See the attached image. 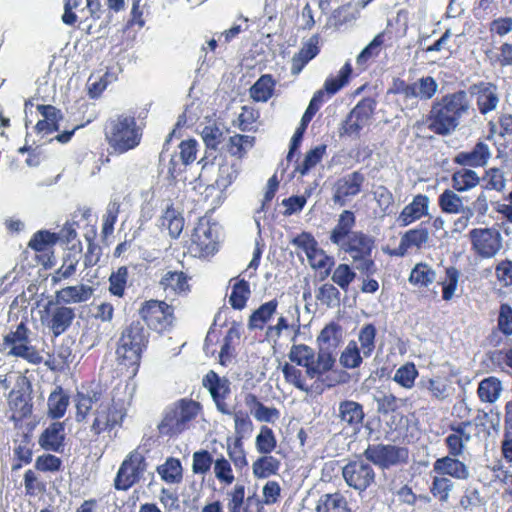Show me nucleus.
I'll return each instance as SVG.
<instances>
[{
    "instance_id": "nucleus-1",
    "label": "nucleus",
    "mask_w": 512,
    "mask_h": 512,
    "mask_svg": "<svg viewBox=\"0 0 512 512\" xmlns=\"http://www.w3.org/2000/svg\"><path fill=\"white\" fill-rule=\"evenodd\" d=\"M471 108L468 94L461 90L443 96L432 103L427 116L428 129L440 136H448L456 131L460 120Z\"/></svg>"
},
{
    "instance_id": "nucleus-2",
    "label": "nucleus",
    "mask_w": 512,
    "mask_h": 512,
    "mask_svg": "<svg viewBox=\"0 0 512 512\" xmlns=\"http://www.w3.org/2000/svg\"><path fill=\"white\" fill-rule=\"evenodd\" d=\"M356 218L352 211L344 210L338 218L336 226L330 233V241L339 250L349 254L353 261L358 258L371 256L374 248L373 237L361 232L352 231Z\"/></svg>"
},
{
    "instance_id": "nucleus-3",
    "label": "nucleus",
    "mask_w": 512,
    "mask_h": 512,
    "mask_svg": "<svg viewBox=\"0 0 512 512\" xmlns=\"http://www.w3.org/2000/svg\"><path fill=\"white\" fill-rule=\"evenodd\" d=\"M104 136L111 153L121 155L139 146L142 129L135 117L116 114L106 121Z\"/></svg>"
},
{
    "instance_id": "nucleus-4",
    "label": "nucleus",
    "mask_w": 512,
    "mask_h": 512,
    "mask_svg": "<svg viewBox=\"0 0 512 512\" xmlns=\"http://www.w3.org/2000/svg\"><path fill=\"white\" fill-rule=\"evenodd\" d=\"M31 336L32 331L23 322L19 323L3 336L0 352L10 357L21 358L30 364H40L43 357L32 344Z\"/></svg>"
},
{
    "instance_id": "nucleus-5",
    "label": "nucleus",
    "mask_w": 512,
    "mask_h": 512,
    "mask_svg": "<svg viewBox=\"0 0 512 512\" xmlns=\"http://www.w3.org/2000/svg\"><path fill=\"white\" fill-rule=\"evenodd\" d=\"M201 406L192 399H181L169 406L158 429L167 436L179 435L190 428L191 422L198 416Z\"/></svg>"
},
{
    "instance_id": "nucleus-6",
    "label": "nucleus",
    "mask_w": 512,
    "mask_h": 512,
    "mask_svg": "<svg viewBox=\"0 0 512 512\" xmlns=\"http://www.w3.org/2000/svg\"><path fill=\"white\" fill-rule=\"evenodd\" d=\"M146 342L147 335L143 325L140 322H132L122 331L118 341L116 355L120 364L127 367L138 366Z\"/></svg>"
},
{
    "instance_id": "nucleus-7",
    "label": "nucleus",
    "mask_w": 512,
    "mask_h": 512,
    "mask_svg": "<svg viewBox=\"0 0 512 512\" xmlns=\"http://www.w3.org/2000/svg\"><path fill=\"white\" fill-rule=\"evenodd\" d=\"M126 416L125 404L120 401L106 399L102 406L95 410L90 432L98 436L102 432L120 425Z\"/></svg>"
},
{
    "instance_id": "nucleus-8",
    "label": "nucleus",
    "mask_w": 512,
    "mask_h": 512,
    "mask_svg": "<svg viewBox=\"0 0 512 512\" xmlns=\"http://www.w3.org/2000/svg\"><path fill=\"white\" fill-rule=\"evenodd\" d=\"M139 313L148 327L159 333L170 329L174 321V310L164 301H147Z\"/></svg>"
},
{
    "instance_id": "nucleus-9",
    "label": "nucleus",
    "mask_w": 512,
    "mask_h": 512,
    "mask_svg": "<svg viewBox=\"0 0 512 512\" xmlns=\"http://www.w3.org/2000/svg\"><path fill=\"white\" fill-rule=\"evenodd\" d=\"M472 250L483 259L496 256L503 247V237L495 228H475L469 232Z\"/></svg>"
},
{
    "instance_id": "nucleus-10",
    "label": "nucleus",
    "mask_w": 512,
    "mask_h": 512,
    "mask_svg": "<svg viewBox=\"0 0 512 512\" xmlns=\"http://www.w3.org/2000/svg\"><path fill=\"white\" fill-rule=\"evenodd\" d=\"M219 229L216 224L201 221L194 228L190 250L198 257L213 255L218 249Z\"/></svg>"
},
{
    "instance_id": "nucleus-11",
    "label": "nucleus",
    "mask_w": 512,
    "mask_h": 512,
    "mask_svg": "<svg viewBox=\"0 0 512 512\" xmlns=\"http://www.w3.org/2000/svg\"><path fill=\"white\" fill-rule=\"evenodd\" d=\"M147 468L144 455L138 450L132 451L122 462L116 478L115 488L118 490H128L140 477L144 474Z\"/></svg>"
},
{
    "instance_id": "nucleus-12",
    "label": "nucleus",
    "mask_w": 512,
    "mask_h": 512,
    "mask_svg": "<svg viewBox=\"0 0 512 512\" xmlns=\"http://www.w3.org/2000/svg\"><path fill=\"white\" fill-rule=\"evenodd\" d=\"M342 475L349 487L355 490H366L375 479L372 466L362 459L351 461L342 468Z\"/></svg>"
},
{
    "instance_id": "nucleus-13",
    "label": "nucleus",
    "mask_w": 512,
    "mask_h": 512,
    "mask_svg": "<svg viewBox=\"0 0 512 512\" xmlns=\"http://www.w3.org/2000/svg\"><path fill=\"white\" fill-rule=\"evenodd\" d=\"M367 460L374 464L388 468L405 462L408 458V451L405 448L393 445H369L364 452Z\"/></svg>"
},
{
    "instance_id": "nucleus-14",
    "label": "nucleus",
    "mask_w": 512,
    "mask_h": 512,
    "mask_svg": "<svg viewBox=\"0 0 512 512\" xmlns=\"http://www.w3.org/2000/svg\"><path fill=\"white\" fill-rule=\"evenodd\" d=\"M476 430L477 426L467 421L450 426L449 432L444 438L448 454L462 456Z\"/></svg>"
},
{
    "instance_id": "nucleus-15",
    "label": "nucleus",
    "mask_w": 512,
    "mask_h": 512,
    "mask_svg": "<svg viewBox=\"0 0 512 512\" xmlns=\"http://www.w3.org/2000/svg\"><path fill=\"white\" fill-rule=\"evenodd\" d=\"M469 93L475 98L477 109L482 115L495 111L499 105V89L491 82L473 84L469 88Z\"/></svg>"
},
{
    "instance_id": "nucleus-16",
    "label": "nucleus",
    "mask_w": 512,
    "mask_h": 512,
    "mask_svg": "<svg viewBox=\"0 0 512 512\" xmlns=\"http://www.w3.org/2000/svg\"><path fill=\"white\" fill-rule=\"evenodd\" d=\"M106 399L107 398H105L100 391L81 387V389L77 391L74 399L76 407V421L82 422L85 421L89 415L94 416L95 410H98Z\"/></svg>"
},
{
    "instance_id": "nucleus-17",
    "label": "nucleus",
    "mask_w": 512,
    "mask_h": 512,
    "mask_svg": "<svg viewBox=\"0 0 512 512\" xmlns=\"http://www.w3.org/2000/svg\"><path fill=\"white\" fill-rule=\"evenodd\" d=\"M364 180V175L358 171L352 172L338 179L335 184V191L333 195L334 203L340 206L346 205L352 197L360 193Z\"/></svg>"
},
{
    "instance_id": "nucleus-18",
    "label": "nucleus",
    "mask_w": 512,
    "mask_h": 512,
    "mask_svg": "<svg viewBox=\"0 0 512 512\" xmlns=\"http://www.w3.org/2000/svg\"><path fill=\"white\" fill-rule=\"evenodd\" d=\"M460 456L447 454L433 463V472L438 475L449 476L456 480H467L470 477L468 465L459 459Z\"/></svg>"
},
{
    "instance_id": "nucleus-19",
    "label": "nucleus",
    "mask_w": 512,
    "mask_h": 512,
    "mask_svg": "<svg viewBox=\"0 0 512 512\" xmlns=\"http://www.w3.org/2000/svg\"><path fill=\"white\" fill-rule=\"evenodd\" d=\"M429 241V232L421 226L407 230L400 238L398 247L389 250L390 256L403 257L410 250H420Z\"/></svg>"
},
{
    "instance_id": "nucleus-20",
    "label": "nucleus",
    "mask_w": 512,
    "mask_h": 512,
    "mask_svg": "<svg viewBox=\"0 0 512 512\" xmlns=\"http://www.w3.org/2000/svg\"><path fill=\"white\" fill-rule=\"evenodd\" d=\"M365 417L363 406L353 400L341 401L338 405L337 418L341 426L350 429L353 433L360 431Z\"/></svg>"
},
{
    "instance_id": "nucleus-21",
    "label": "nucleus",
    "mask_w": 512,
    "mask_h": 512,
    "mask_svg": "<svg viewBox=\"0 0 512 512\" xmlns=\"http://www.w3.org/2000/svg\"><path fill=\"white\" fill-rule=\"evenodd\" d=\"M75 312L67 306H56L46 311L42 322L52 331L55 337L63 334L71 325Z\"/></svg>"
},
{
    "instance_id": "nucleus-22",
    "label": "nucleus",
    "mask_w": 512,
    "mask_h": 512,
    "mask_svg": "<svg viewBox=\"0 0 512 512\" xmlns=\"http://www.w3.org/2000/svg\"><path fill=\"white\" fill-rule=\"evenodd\" d=\"M430 199L427 195L417 194L399 213L397 221L406 227L423 217L429 216Z\"/></svg>"
},
{
    "instance_id": "nucleus-23",
    "label": "nucleus",
    "mask_w": 512,
    "mask_h": 512,
    "mask_svg": "<svg viewBox=\"0 0 512 512\" xmlns=\"http://www.w3.org/2000/svg\"><path fill=\"white\" fill-rule=\"evenodd\" d=\"M371 115L370 105L363 103L356 105L343 124L342 134L358 136L360 131L369 124Z\"/></svg>"
},
{
    "instance_id": "nucleus-24",
    "label": "nucleus",
    "mask_w": 512,
    "mask_h": 512,
    "mask_svg": "<svg viewBox=\"0 0 512 512\" xmlns=\"http://www.w3.org/2000/svg\"><path fill=\"white\" fill-rule=\"evenodd\" d=\"M166 298L186 295L190 291L187 275L182 271H167L160 280Z\"/></svg>"
},
{
    "instance_id": "nucleus-25",
    "label": "nucleus",
    "mask_w": 512,
    "mask_h": 512,
    "mask_svg": "<svg viewBox=\"0 0 512 512\" xmlns=\"http://www.w3.org/2000/svg\"><path fill=\"white\" fill-rule=\"evenodd\" d=\"M491 156L492 153L488 144L479 141L470 151L459 152L455 156L454 162L461 166L483 167L488 163Z\"/></svg>"
},
{
    "instance_id": "nucleus-26",
    "label": "nucleus",
    "mask_w": 512,
    "mask_h": 512,
    "mask_svg": "<svg viewBox=\"0 0 512 512\" xmlns=\"http://www.w3.org/2000/svg\"><path fill=\"white\" fill-rule=\"evenodd\" d=\"M287 356L292 364L307 369V374L309 375L310 379L315 378V351L312 347L306 344L293 343Z\"/></svg>"
},
{
    "instance_id": "nucleus-27",
    "label": "nucleus",
    "mask_w": 512,
    "mask_h": 512,
    "mask_svg": "<svg viewBox=\"0 0 512 512\" xmlns=\"http://www.w3.org/2000/svg\"><path fill=\"white\" fill-rule=\"evenodd\" d=\"M65 439V426L62 422L51 423L39 436V445L47 450L59 452Z\"/></svg>"
},
{
    "instance_id": "nucleus-28",
    "label": "nucleus",
    "mask_w": 512,
    "mask_h": 512,
    "mask_svg": "<svg viewBox=\"0 0 512 512\" xmlns=\"http://www.w3.org/2000/svg\"><path fill=\"white\" fill-rule=\"evenodd\" d=\"M454 189H445L438 197V205L443 213L446 214H470L471 211L464 202V197L460 196Z\"/></svg>"
},
{
    "instance_id": "nucleus-29",
    "label": "nucleus",
    "mask_w": 512,
    "mask_h": 512,
    "mask_svg": "<svg viewBox=\"0 0 512 512\" xmlns=\"http://www.w3.org/2000/svg\"><path fill=\"white\" fill-rule=\"evenodd\" d=\"M319 37L313 35L292 58L291 73L298 75L305 65L319 53Z\"/></svg>"
},
{
    "instance_id": "nucleus-30",
    "label": "nucleus",
    "mask_w": 512,
    "mask_h": 512,
    "mask_svg": "<svg viewBox=\"0 0 512 512\" xmlns=\"http://www.w3.org/2000/svg\"><path fill=\"white\" fill-rule=\"evenodd\" d=\"M278 301L272 299L268 302L261 304L256 310L252 312L248 319V328L250 330H263L265 325L277 313Z\"/></svg>"
},
{
    "instance_id": "nucleus-31",
    "label": "nucleus",
    "mask_w": 512,
    "mask_h": 512,
    "mask_svg": "<svg viewBox=\"0 0 512 512\" xmlns=\"http://www.w3.org/2000/svg\"><path fill=\"white\" fill-rule=\"evenodd\" d=\"M93 288L88 285L79 284L67 286L56 292V299L64 304H77L87 302L93 295Z\"/></svg>"
},
{
    "instance_id": "nucleus-32",
    "label": "nucleus",
    "mask_w": 512,
    "mask_h": 512,
    "mask_svg": "<svg viewBox=\"0 0 512 512\" xmlns=\"http://www.w3.org/2000/svg\"><path fill=\"white\" fill-rule=\"evenodd\" d=\"M343 336V328L339 324L331 322L317 336L318 348L336 351L343 342Z\"/></svg>"
},
{
    "instance_id": "nucleus-33",
    "label": "nucleus",
    "mask_w": 512,
    "mask_h": 512,
    "mask_svg": "<svg viewBox=\"0 0 512 512\" xmlns=\"http://www.w3.org/2000/svg\"><path fill=\"white\" fill-rule=\"evenodd\" d=\"M315 512H351L348 501L339 492L323 494L317 501Z\"/></svg>"
},
{
    "instance_id": "nucleus-34",
    "label": "nucleus",
    "mask_w": 512,
    "mask_h": 512,
    "mask_svg": "<svg viewBox=\"0 0 512 512\" xmlns=\"http://www.w3.org/2000/svg\"><path fill=\"white\" fill-rule=\"evenodd\" d=\"M43 119L36 124V129L44 135L50 134L59 129L58 122L61 119L60 111L51 105H39L37 107Z\"/></svg>"
},
{
    "instance_id": "nucleus-35",
    "label": "nucleus",
    "mask_w": 512,
    "mask_h": 512,
    "mask_svg": "<svg viewBox=\"0 0 512 512\" xmlns=\"http://www.w3.org/2000/svg\"><path fill=\"white\" fill-rule=\"evenodd\" d=\"M281 370L287 383L303 392H309L310 387L307 384V380L310 378L307 374V369L302 370L299 366L291 362H285Z\"/></svg>"
},
{
    "instance_id": "nucleus-36",
    "label": "nucleus",
    "mask_w": 512,
    "mask_h": 512,
    "mask_svg": "<svg viewBox=\"0 0 512 512\" xmlns=\"http://www.w3.org/2000/svg\"><path fill=\"white\" fill-rule=\"evenodd\" d=\"M461 278V272L454 266L445 268V274L438 281L442 288V299L451 301L457 294L458 284Z\"/></svg>"
},
{
    "instance_id": "nucleus-37",
    "label": "nucleus",
    "mask_w": 512,
    "mask_h": 512,
    "mask_svg": "<svg viewBox=\"0 0 512 512\" xmlns=\"http://www.w3.org/2000/svg\"><path fill=\"white\" fill-rule=\"evenodd\" d=\"M502 391L501 381L494 376H490L480 381L477 394L482 402L492 404L500 398Z\"/></svg>"
},
{
    "instance_id": "nucleus-38",
    "label": "nucleus",
    "mask_w": 512,
    "mask_h": 512,
    "mask_svg": "<svg viewBox=\"0 0 512 512\" xmlns=\"http://www.w3.org/2000/svg\"><path fill=\"white\" fill-rule=\"evenodd\" d=\"M452 188L458 192H466L476 187L480 182L478 174L464 166L456 170L451 177Z\"/></svg>"
},
{
    "instance_id": "nucleus-39",
    "label": "nucleus",
    "mask_w": 512,
    "mask_h": 512,
    "mask_svg": "<svg viewBox=\"0 0 512 512\" xmlns=\"http://www.w3.org/2000/svg\"><path fill=\"white\" fill-rule=\"evenodd\" d=\"M276 81L270 74L262 75L250 88V97L256 102H267L273 95Z\"/></svg>"
},
{
    "instance_id": "nucleus-40",
    "label": "nucleus",
    "mask_w": 512,
    "mask_h": 512,
    "mask_svg": "<svg viewBox=\"0 0 512 512\" xmlns=\"http://www.w3.org/2000/svg\"><path fill=\"white\" fill-rule=\"evenodd\" d=\"M437 278L436 271L427 263H417L410 272L409 282L419 288H426Z\"/></svg>"
},
{
    "instance_id": "nucleus-41",
    "label": "nucleus",
    "mask_w": 512,
    "mask_h": 512,
    "mask_svg": "<svg viewBox=\"0 0 512 512\" xmlns=\"http://www.w3.org/2000/svg\"><path fill=\"white\" fill-rule=\"evenodd\" d=\"M310 266L313 269L320 270L321 279H325L331 273L335 260L332 256L320 249L318 246L306 255Z\"/></svg>"
},
{
    "instance_id": "nucleus-42",
    "label": "nucleus",
    "mask_w": 512,
    "mask_h": 512,
    "mask_svg": "<svg viewBox=\"0 0 512 512\" xmlns=\"http://www.w3.org/2000/svg\"><path fill=\"white\" fill-rule=\"evenodd\" d=\"M48 415L53 419L62 418L69 405V397L61 387L50 393L47 401Z\"/></svg>"
},
{
    "instance_id": "nucleus-43",
    "label": "nucleus",
    "mask_w": 512,
    "mask_h": 512,
    "mask_svg": "<svg viewBox=\"0 0 512 512\" xmlns=\"http://www.w3.org/2000/svg\"><path fill=\"white\" fill-rule=\"evenodd\" d=\"M280 468V461L270 454L262 455L252 464V472L254 477L265 479L277 474Z\"/></svg>"
},
{
    "instance_id": "nucleus-44",
    "label": "nucleus",
    "mask_w": 512,
    "mask_h": 512,
    "mask_svg": "<svg viewBox=\"0 0 512 512\" xmlns=\"http://www.w3.org/2000/svg\"><path fill=\"white\" fill-rule=\"evenodd\" d=\"M203 385L207 388L212 398L227 397L230 393V382L224 377L210 371L203 379Z\"/></svg>"
},
{
    "instance_id": "nucleus-45",
    "label": "nucleus",
    "mask_w": 512,
    "mask_h": 512,
    "mask_svg": "<svg viewBox=\"0 0 512 512\" xmlns=\"http://www.w3.org/2000/svg\"><path fill=\"white\" fill-rule=\"evenodd\" d=\"M364 358L358 343L351 340L341 352L339 363L345 369H356L361 366Z\"/></svg>"
},
{
    "instance_id": "nucleus-46",
    "label": "nucleus",
    "mask_w": 512,
    "mask_h": 512,
    "mask_svg": "<svg viewBox=\"0 0 512 512\" xmlns=\"http://www.w3.org/2000/svg\"><path fill=\"white\" fill-rule=\"evenodd\" d=\"M8 403L14 412L13 418H24L31 413V405L28 403L27 395L22 390L13 389L9 393Z\"/></svg>"
},
{
    "instance_id": "nucleus-47",
    "label": "nucleus",
    "mask_w": 512,
    "mask_h": 512,
    "mask_svg": "<svg viewBox=\"0 0 512 512\" xmlns=\"http://www.w3.org/2000/svg\"><path fill=\"white\" fill-rule=\"evenodd\" d=\"M160 226L169 231L173 238H177L184 227V219L174 208H167L160 219Z\"/></svg>"
},
{
    "instance_id": "nucleus-48",
    "label": "nucleus",
    "mask_w": 512,
    "mask_h": 512,
    "mask_svg": "<svg viewBox=\"0 0 512 512\" xmlns=\"http://www.w3.org/2000/svg\"><path fill=\"white\" fill-rule=\"evenodd\" d=\"M157 472L162 480L175 484L182 480V466L180 460L170 457L164 464L157 467Z\"/></svg>"
},
{
    "instance_id": "nucleus-49",
    "label": "nucleus",
    "mask_w": 512,
    "mask_h": 512,
    "mask_svg": "<svg viewBox=\"0 0 512 512\" xmlns=\"http://www.w3.org/2000/svg\"><path fill=\"white\" fill-rule=\"evenodd\" d=\"M376 328L373 324H365L358 332L359 349L365 358H369L375 350Z\"/></svg>"
},
{
    "instance_id": "nucleus-50",
    "label": "nucleus",
    "mask_w": 512,
    "mask_h": 512,
    "mask_svg": "<svg viewBox=\"0 0 512 512\" xmlns=\"http://www.w3.org/2000/svg\"><path fill=\"white\" fill-rule=\"evenodd\" d=\"M277 446L276 436L273 430L263 425L255 438V448L262 455L271 454Z\"/></svg>"
},
{
    "instance_id": "nucleus-51",
    "label": "nucleus",
    "mask_w": 512,
    "mask_h": 512,
    "mask_svg": "<svg viewBox=\"0 0 512 512\" xmlns=\"http://www.w3.org/2000/svg\"><path fill=\"white\" fill-rule=\"evenodd\" d=\"M240 165L238 162H224L219 166L216 185L220 190L227 189L238 177Z\"/></svg>"
},
{
    "instance_id": "nucleus-52",
    "label": "nucleus",
    "mask_w": 512,
    "mask_h": 512,
    "mask_svg": "<svg viewBox=\"0 0 512 512\" xmlns=\"http://www.w3.org/2000/svg\"><path fill=\"white\" fill-rule=\"evenodd\" d=\"M326 149L327 146L322 144L307 151L302 163L297 165L295 171L299 172L301 175H306L312 168L321 162L326 154Z\"/></svg>"
},
{
    "instance_id": "nucleus-53",
    "label": "nucleus",
    "mask_w": 512,
    "mask_h": 512,
    "mask_svg": "<svg viewBox=\"0 0 512 512\" xmlns=\"http://www.w3.org/2000/svg\"><path fill=\"white\" fill-rule=\"evenodd\" d=\"M385 34L379 33L377 34L373 40L360 52V54L357 56L356 63L359 66H366L367 63L376 58L384 45L385 41Z\"/></svg>"
},
{
    "instance_id": "nucleus-54",
    "label": "nucleus",
    "mask_w": 512,
    "mask_h": 512,
    "mask_svg": "<svg viewBox=\"0 0 512 512\" xmlns=\"http://www.w3.org/2000/svg\"><path fill=\"white\" fill-rule=\"evenodd\" d=\"M453 489L454 483L451 479L438 474L433 476L430 492L440 502H447Z\"/></svg>"
},
{
    "instance_id": "nucleus-55",
    "label": "nucleus",
    "mask_w": 512,
    "mask_h": 512,
    "mask_svg": "<svg viewBox=\"0 0 512 512\" xmlns=\"http://www.w3.org/2000/svg\"><path fill=\"white\" fill-rule=\"evenodd\" d=\"M351 72L352 68L350 63H345V65L339 70L337 76H331L325 80L324 93L327 92L329 95L337 93L348 83Z\"/></svg>"
},
{
    "instance_id": "nucleus-56",
    "label": "nucleus",
    "mask_w": 512,
    "mask_h": 512,
    "mask_svg": "<svg viewBox=\"0 0 512 512\" xmlns=\"http://www.w3.org/2000/svg\"><path fill=\"white\" fill-rule=\"evenodd\" d=\"M213 473L215 478L226 486L231 485L235 480L231 463L223 455L214 460Z\"/></svg>"
},
{
    "instance_id": "nucleus-57",
    "label": "nucleus",
    "mask_w": 512,
    "mask_h": 512,
    "mask_svg": "<svg viewBox=\"0 0 512 512\" xmlns=\"http://www.w3.org/2000/svg\"><path fill=\"white\" fill-rule=\"evenodd\" d=\"M356 278L355 271L348 264H339L331 273V280L344 292Z\"/></svg>"
},
{
    "instance_id": "nucleus-58",
    "label": "nucleus",
    "mask_w": 512,
    "mask_h": 512,
    "mask_svg": "<svg viewBox=\"0 0 512 512\" xmlns=\"http://www.w3.org/2000/svg\"><path fill=\"white\" fill-rule=\"evenodd\" d=\"M316 299L329 308H335L340 304V292L333 284L325 283L321 285L315 294Z\"/></svg>"
},
{
    "instance_id": "nucleus-59",
    "label": "nucleus",
    "mask_w": 512,
    "mask_h": 512,
    "mask_svg": "<svg viewBox=\"0 0 512 512\" xmlns=\"http://www.w3.org/2000/svg\"><path fill=\"white\" fill-rule=\"evenodd\" d=\"M250 294L251 291L248 282L241 280L232 287L229 302L234 309L241 310L246 306Z\"/></svg>"
},
{
    "instance_id": "nucleus-60",
    "label": "nucleus",
    "mask_w": 512,
    "mask_h": 512,
    "mask_svg": "<svg viewBox=\"0 0 512 512\" xmlns=\"http://www.w3.org/2000/svg\"><path fill=\"white\" fill-rule=\"evenodd\" d=\"M417 377L416 366L413 363H406L395 371L393 380L403 388L411 389Z\"/></svg>"
},
{
    "instance_id": "nucleus-61",
    "label": "nucleus",
    "mask_w": 512,
    "mask_h": 512,
    "mask_svg": "<svg viewBox=\"0 0 512 512\" xmlns=\"http://www.w3.org/2000/svg\"><path fill=\"white\" fill-rule=\"evenodd\" d=\"M128 280V268L121 266L109 277V291L112 295L122 297Z\"/></svg>"
},
{
    "instance_id": "nucleus-62",
    "label": "nucleus",
    "mask_w": 512,
    "mask_h": 512,
    "mask_svg": "<svg viewBox=\"0 0 512 512\" xmlns=\"http://www.w3.org/2000/svg\"><path fill=\"white\" fill-rule=\"evenodd\" d=\"M234 428L237 435L236 440H242L245 437L251 435L253 431V422L250 419L248 413L244 411H236L233 414Z\"/></svg>"
},
{
    "instance_id": "nucleus-63",
    "label": "nucleus",
    "mask_w": 512,
    "mask_h": 512,
    "mask_svg": "<svg viewBox=\"0 0 512 512\" xmlns=\"http://www.w3.org/2000/svg\"><path fill=\"white\" fill-rule=\"evenodd\" d=\"M334 352L335 351L333 350L318 348L317 359H314L315 377H318L333 368L336 361Z\"/></svg>"
},
{
    "instance_id": "nucleus-64",
    "label": "nucleus",
    "mask_w": 512,
    "mask_h": 512,
    "mask_svg": "<svg viewBox=\"0 0 512 512\" xmlns=\"http://www.w3.org/2000/svg\"><path fill=\"white\" fill-rule=\"evenodd\" d=\"M497 329L507 337L512 335V307L508 303L500 305Z\"/></svg>"
}]
</instances>
